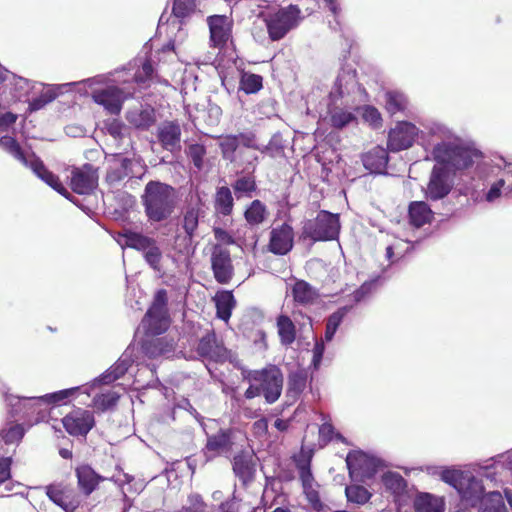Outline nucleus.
<instances>
[{"label": "nucleus", "instance_id": "f257e3e1", "mask_svg": "<svg viewBox=\"0 0 512 512\" xmlns=\"http://www.w3.org/2000/svg\"><path fill=\"white\" fill-rule=\"evenodd\" d=\"M424 127L437 140L432 149V157L438 165L433 167L424 190L427 199L436 201L446 197L452 190L454 182L449 169H466L478 161L481 153L441 123L429 122Z\"/></svg>", "mask_w": 512, "mask_h": 512}, {"label": "nucleus", "instance_id": "f03ea898", "mask_svg": "<svg viewBox=\"0 0 512 512\" xmlns=\"http://www.w3.org/2000/svg\"><path fill=\"white\" fill-rule=\"evenodd\" d=\"M128 371V359L125 355H122L120 359L105 373L101 376L95 378L91 383L79 386L72 387L68 389H63L60 391H56L53 393H49L43 396L33 397L31 399L24 400L25 404H59L66 403L68 399L76 397L78 393L87 394L90 396L91 390L100 385V384H109L126 374Z\"/></svg>", "mask_w": 512, "mask_h": 512}, {"label": "nucleus", "instance_id": "7ed1b4c3", "mask_svg": "<svg viewBox=\"0 0 512 512\" xmlns=\"http://www.w3.org/2000/svg\"><path fill=\"white\" fill-rule=\"evenodd\" d=\"M115 82L110 75H97L78 81L77 84L93 89L92 98L94 102L103 106L108 113L117 115L122 109L124 94L114 85Z\"/></svg>", "mask_w": 512, "mask_h": 512}, {"label": "nucleus", "instance_id": "20e7f679", "mask_svg": "<svg viewBox=\"0 0 512 512\" xmlns=\"http://www.w3.org/2000/svg\"><path fill=\"white\" fill-rule=\"evenodd\" d=\"M173 192L171 186L161 182L151 181L146 185L143 201L149 219L158 222L172 213Z\"/></svg>", "mask_w": 512, "mask_h": 512}, {"label": "nucleus", "instance_id": "39448f33", "mask_svg": "<svg viewBox=\"0 0 512 512\" xmlns=\"http://www.w3.org/2000/svg\"><path fill=\"white\" fill-rule=\"evenodd\" d=\"M339 232V216L323 210L317 214L316 218L304 222L302 237L313 242L329 241L336 239Z\"/></svg>", "mask_w": 512, "mask_h": 512}, {"label": "nucleus", "instance_id": "423d86ee", "mask_svg": "<svg viewBox=\"0 0 512 512\" xmlns=\"http://www.w3.org/2000/svg\"><path fill=\"white\" fill-rule=\"evenodd\" d=\"M168 297L164 289L155 293L153 302L142 319L141 327L149 335H160L170 326Z\"/></svg>", "mask_w": 512, "mask_h": 512}, {"label": "nucleus", "instance_id": "0eeeda50", "mask_svg": "<svg viewBox=\"0 0 512 512\" xmlns=\"http://www.w3.org/2000/svg\"><path fill=\"white\" fill-rule=\"evenodd\" d=\"M204 217L205 211L202 205L199 203L195 205H189L183 210L180 226L183 229L185 235H178L175 238V249H177L179 253H189L193 238L197 235L198 228Z\"/></svg>", "mask_w": 512, "mask_h": 512}, {"label": "nucleus", "instance_id": "6e6552de", "mask_svg": "<svg viewBox=\"0 0 512 512\" xmlns=\"http://www.w3.org/2000/svg\"><path fill=\"white\" fill-rule=\"evenodd\" d=\"M246 378L250 382L260 383L261 391L267 403L276 402L283 388V374L275 365H268L261 370L250 371Z\"/></svg>", "mask_w": 512, "mask_h": 512}, {"label": "nucleus", "instance_id": "1a4fd4ad", "mask_svg": "<svg viewBox=\"0 0 512 512\" xmlns=\"http://www.w3.org/2000/svg\"><path fill=\"white\" fill-rule=\"evenodd\" d=\"M301 19V11L295 5L279 9L265 20L269 37L273 41L282 39L291 29L299 25Z\"/></svg>", "mask_w": 512, "mask_h": 512}, {"label": "nucleus", "instance_id": "9d476101", "mask_svg": "<svg viewBox=\"0 0 512 512\" xmlns=\"http://www.w3.org/2000/svg\"><path fill=\"white\" fill-rule=\"evenodd\" d=\"M158 51H153V43L146 42L136 58L138 69L134 74V81L141 87H148L155 73V65L158 58Z\"/></svg>", "mask_w": 512, "mask_h": 512}, {"label": "nucleus", "instance_id": "9b49d317", "mask_svg": "<svg viewBox=\"0 0 512 512\" xmlns=\"http://www.w3.org/2000/svg\"><path fill=\"white\" fill-rule=\"evenodd\" d=\"M213 276L219 284H228L234 276V266L227 248L216 244L211 249L210 256Z\"/></svg>", "mask_w": 512, "mask_h": 512}, {"label": "nucleus", "instance_id": "f8f14e48", "mask_svg": "<svg viewBox=\"0 0 512 512\" xmlns=\"http://www.w3.org/2000/svg\"><path fill=\"white\" fill-rule=\"evenodd\" d=\"M420 130L416 125L402 121L392 128L389 132L387 147L392 152H399L410 148Z\"/></svg>", "mask_w": 512, "mask_h": 512}, {"label": "nucleus", "instance_id": "ddd939ff", "mask_svg": "<svg viewBox=\"0 0 512 512\" xmlns=\"http://www.w3.org/2000/svg\"><path fill=\"white\" fill-rule=\"evenodd\" d=\"M130 248L140 251L147 264L154 270H159L162 252L155 239L130 232Z\"/></svg>", "mask_w": 512, "mask_h": 512}, {"label": "nucleus", "instance_id": "4468645a", "mask_svg": "<svg viewBox=\"0 0 512 512\" xmlns=\"http://www.w3.org/2000/svg\"><path fill=\"white\" fill-rule=\"evenodd\" d=\"M70 185L72 190L79 195L92 193L98 185L97 170L91 164L74 168L71 172Z\"/></svg>", "mask_w": 512, "mask_h": 512}, {"label": "nucleus", "instance_id": "2eb2a0df", "mask_svg": "<svg viewBox=\"0 0 512 512\" xmlns=\"http://www.w3.org/2000/svg\"><path fill=\"white\" fill-rule=\"evenodd\" d=\"M62 423L70 435L86 436L95 425V420L91 411L78 408L67 414Z\"/></svg>", "mask_w": 512, "mask_h": 512}, {"label": "nucleus", "instance_id": "dca6fc26", "mask_svg": "<svg viewBox=\"0 0 512 512\" xmlns=\"http://www.w3.org/2000/svg\"><path fill=\"white\" fill-rule=\"evenodd\" d=\"M346 464L351 476L364 480L373 477L377 472L379 461L363 452L355 451L347 455Z\"/></svg>", "mask_w": 512, "mask_h": 512}, {"label": "nucleus", "instance_id": "f3484780", "mask_svg": "<svg viewBox=\"0 0 512 512\" xmlns=\"http://www.w3.org/2000/svg\"><path fill=\"white\" fill-rule=\"evenodd\" d=\"M48 498L65 512H75L80 505L78 494L71 488L59 484L46 486Z\"/></svg>", "mask_w": 512, "mask_h": 512}, {"label": "nucleus", "instance_id": "a211bd4d", "mask_svg": "<svg viewBox=\"0 0 512 512\" xmlns=\"http://www.w3.org/2000/svg\"><path fill=\"white\" fill-rule=\"evenodd\" d=\"M210 41L213 47L222 48L231 37V21L225 15H213L207 19Z\"/></svg>", "mask_w": 512, "mask_h": 512}, {"label": "nucleus", "instance_id": "6ab92c4d", "mask_svg": "<svg viewBox=\"0 0 512 512\" xmlns=\"http://www.w3.org/2000/svg\"><path fill=\"white\" fill-rule=\"evenodd\" d=\"M457 491L461 496L463 504L472 507L476 506L486 495L484 494L485 489L481 481L469 472L465 475Z\"/></svg>", "mask_w": 512, "mask_h": 512}, {"label": "nucleus", "instance_id": "aec40b11", "mask_svg": "<svg viewBox=\"0 0 512 512\" xmlns=\"http://www.w3.org/2000/svg\"><path fill=\"white\" fill-rule=\"evenodd\" d=\"M206 434L208 433L206 432ZM231 434L232 431L230 429H220L216 434L207 435V442L204 448L207 460L213 459L231 449Z\"/></svg>", "mask_w": 512, "mask_h": 512}, {"label": "nucleus", "instance_id": "412c9836", "mask_svg": "<svg viewBox=\"0 0 512 512\" xmlns=\"http://www.w3.org/2000/svg\"><path fill=\"white\" fill-rule=\"evenodd\" d=\"M293 229L287 224L274 228L270 233L269 249L272 253L284 255L293 247Z\"/></svg>", "mask_w": 512, "mask_h": 512}, {"label": "nucleus", "instance_id": "4be33fe9", "mask_svg": "<svg viewBox=\"0 0 512 512\" xmlns=\"http://www.w3.org/2000/svg\"><path fill=\"white\" fill-rule=\"evenodd\" d=\"M197 352L200 356L216 362L224 361L228 357L227 349L217 340L214 333H207L200 339Z\"/></svg>", "mask_w": 512, "mask_h": 512}, {"label": "nucleus", "instance_id": "5701e85b", "mask_svg": "<svg viewBox=\"0 0 512 512\" xmlns=\"http://www.w3.org/2000/svg\"><path fill=\"white\" fill-rule=\"evenodd\" d=\"M512 192L511 164L505 166L504 170H499L497 179L490 183V188L485 195L488 202H494L501 196L509 195Z\"/></svg>", "mask_w": 512, "mask_h": 512}, {"label": "nucleus", "instance_id": "b1692460", "mask_svg": "<svg viewBox=\"0 0 512 512\" xmlns=\"http://www.w3.org/2000/svg\"><path fill=\"white\" fill-rule=\"evenodd\" d=\"M27 167H30L41 180H43L47 185H49L59 194L63 195L67 199H70V193L60 182L59 178L52 172L48 171L43 165L42 161H40L38 158L31 156Z\"/></svg>", "mask_w": 512, "mask_h": 512}, {"label": "nucleus", "instance_id": "393cba45", "mask_svg": "<svg viewBox=\"0 0 512 512\" xmlns=\"http://www.w3.org/2000/svg\"><path fill=\"white\" fill-rule=\"evenodd\" d=\"M71 86H78L77 82H70L58 85H46L43 86V90L41 94L32 99L29 103V108L31 111H37L42 109L45 105L55 100L58 95L62 94L65 89Z\"/></svg>", "mask_w": 512, "mask_h": 512}, {"label": "nucleus", "instance_id": "a878e982", "mask_svg": "<svg viewBox=\"0 0 512 512\" xmlns=\"http://www.w3.org/2000/svg\"><path fill=\"white\" fill-rule=\"evenodd\" d=\"M180 136L181 130L178 124L168 122L159 127V141L162 146L169 151H173L179 146Z\"/></svg>", "mask_w": 512, "mask_h": 512}, {"label": "nucleus", "instance_id": "bb28decb", "mask_svg": "<svg viewBox=\"0 0 512 512\" xmlns=\"http://www.w3.org/2000/svg\"><path fill=\"white\" fill-rule=\"evenodd\" d=\"M362 161L366 169L380 173L387 166L388 154L384 148L377 146L364 154Z\"/></svg>", "mask_w": 512, "mask_h": 512}, {"label": "nucleus", "instance_id": "cd10ccee", "mask_svg": "<svg viewBox=\"0 0 512 512\" xmlns=\"http://www.w3.org/2000/svg\"><path fill=\"white\" fill-rule=\"evenodd\" d=\"M78 484L85 495H90L103 478L90 466L82 465L76 469Z\"/></svg>", "mask_w": 512, "mask_h": 512}, {"label": "nucleus", "instance_id": "c85d7f7f", "mask_svg": "<svg viewBox=\"0 0 512 512\" xmlns=\"http://www.w3.org/2000/svg\"><path fill=\"white\" fill-rule=\"evenodd\" d=\"M128 158L122 153L112 155L111 165L107 172V181L111 186H116L126 175Z\"/></svg>", "mask_w": 512, "mask_h": 512}, {"label": "nucleus", "instance_id": "c756f323", "mask_svg": "<svg viewBox=\"0 0 512 512\" xmlns=\"http://www.w3.org/2000/svg\"><path fill=\"white\" fill-rule=\"evenodd\" d=\"M414 507L416 512H444L445 502L442 497L421 493L416 497Z\"/></svg>", "mask_w": 512, "mask_h": 512}, {"label": "nucleus", "instance_id": "7c9ffc66", "mask_svg": "<svg viewBox=\"0 0 512 512\" xmlns=\"http://www.w3.org/2000/svg\"><path fill=\"white\" fill-rule=\"evenodd\" d=\"M357 84L354 71H343L341 72L335 82V85L330 92L332 99L343 97L346 93H349L355 88Z\"/></svg>", "mask_w": 512, "mask_h": 512}, {"label": "nucleus", "instance_id": "2f4dec72", "mask_svg": "<svg viewBox=\"0 0 512 512\" xmlns=\"http://www.w3.org/2000/svg\"><path fill=\"white\" fill-rule=\"evenodd\" d=\"M433 212L427 203L423 201L412 202L409 206V218L416 227H421L431 221Z\"/></svg>", "mask_w": 512, "mask_h": 512}, {"label": "nucleus", "instance_id": "473e14b6", "mask_svg": "<svg viewBox=\"0 0 512 512\" xmlns=\"http://www.w3.org/2000/svg\"><path fill=\"white\" fill-rule=\"evenodd\" d=\"M217 316L224 320L228 321L231 317L232 310L236 306V300L231 291H221L218 292L214 297Z\"/></svg>", "mask_w": 512, "mask_h": 512}, {"label": "nucleus", "instance_id": "72a5a7b5", "mask_svg": "<svg viewBox=\"0 0 512 512\" xmlns=\"http://www.w3.org/2000/svg\"><path fill=\"white\" fill-rule=\"evenodd\" d=\"M427 472L432 475H439L441 480L453 486L456 490L460 486L467 472L446 467H427Z\"/></svg>", "mask_w": 512, "mask_h": 512}, {"label": "nucleus", "instance_id": "f704fd0d", "mask_svg": "<svg viewBox=\"0 0 512 512\" xmlns=\"http://www.w3.org/2000/svg\"><path fill=\"white\" fill-rule=\"evenodd\" d=\"M3 396L7 405L11 407L14 414H29L35 411H40L43 404H25L24 400L31 399L32 397H20L8 392H3Z\"/></svg>", "mask_w": 512, "mask_h": 512}, {"label": "nucleus", "instance_id": "c9c22d12", "mask_svg": "<svg viewBox=\"0 0 512 512\" xmlns=\"http://www.w3.org/2000/svg\"><path fill=\"white\" fill-rule=\"evenodd\" d=\"M292 295L298 304H312L318 297L317 291L307 282L297 281L292 288Z\"/></svg>", "mask_w": 512, "mask_h": 512}, {"label": "nucleus", "instance_id": "e433bc0d", "mask_svg": "<svg viewBox=\"0 0 512 512\" xmlns=\"http://www.w3.org/2000/svg\"><path fill=\"white\" fill-rule=\"evenodd\" d=\"M120 390L125 391V388L120 387V384H117V385L113 386V388L111 390L107 391L106 393L97 395L93 399V406L96 409L101 410V411H106V410L113 408L117 404V402L121 396Z\"/></svg>", "mask_w": 512, "mask_h": 512}, {"label": "nucleus", "instance_id": "4c0bfd02", "mask_svg": "<svg viewBox=\"0 0 512 512\" xmlns=\"http://www.w3.org/2000/svg\"><path fill=\"white\" fill-rule=\"evenodd\" d=\"M478 504V512H508L502 494L498 491L487 493Z\"/></svg>", "mask_w": 512, "mask_h": 512}, {"label": "nucleus", "instance_id": "58836bf2", "mask_svg": "<svg viewBox=\"0 0 512 512\" xmlns=\"http://www.w3.org/2000/svg\"><path fill=\"white\" fill-rule=\"evenodd\" d=\"M277 329L280 341L283 345H290L296 338V329L292 320L285 315L277 318Z\"/></svg>", "mask_w": 512, "mask_h": 512}, {"label": "nucleus", "instance_id": "ea45409f", "mask_svg": "<svg viewBox=\"0 0 512 512\" xmlns=\"http://www.w3.org/2000/svg\"><path fill=\"white\" fill-rule=\"evenodd\" d=\"M156 120L155 111L150 105H141L139 110H135L130 116V123L137 128H147Z\"/></svg>", "mask_w": 512, "mask_h": 512}, {"label": "nucleus", "instance_id": "a19ab883", "mask_svg": "<svg viewBox=\"0 0 512 512\" xmlns=\"http://www.w3.org/2000/svg\"><path fill=\"white\" fill-rule=\"evenodd\" d=\"M0 147L8 152L11 156H13L16 160L21 162L24 166H28L31 157H27L19 143L15 140V138L11 136H3L0 138Z\"/></svg>", "mask_w": 512, "mask_h": 512}, {"label": "nucleus", "instance_id": "79ce46f5", "mask_svg": "<svg viewBox=\"0 0 512 512\" xmlns=\"http://www.w3.org/2000/svg\"><path fill=\"white\" fill-rule=\"evenodd\" d=\"M307 375L302 370L290 373L288 378L287 394L291 398L298 397L306 387Z\"/></svg>", "mask_w": 512, "mask_h": 512}, {"label": "nucleus", "instance_id": "37998d69", "mask_svg": "<svg viewBox=\"0 0 512 512\" xmlns=\"http://www.w3.org/2000/svg\"><path fill=\"white\" fill-rule=\"evenodd\" d=\"M382 483L385 488L394 495H401L405 492L406 481L396 472H387L382 476Z\"/></svg>", "mask_w": 512, "mask_h": 512}, {"label": "nucleus", "instance_id": "c03bdc74", "mask_svg": "<svg viewBox=\"0 0 512 512\" xmlns=\"http://www.w3.org/2000/svg\"><path fill=\"white\" fill-rule=\"evenodd\" d=\"M216 210L223 214L229 215L233 208V197L228 187H220L216 192L215 197Z\"/></svg>", "mask_w": 512, "mask_h": 512}, {"label": "nucleus", "instance_id": "a18cd8bd", "mask_svg": "<svg viewBox=\"0 0 512 512\" xmlns=\"http://www.w3.org/2000/svg\"><path fill=\"white\" fill-rule=\"evenodd\" d=\"M218 139L223 158L231 162L234 161L235 151L239 146V137L236 135H226L220 136Z\"/></svg>", "mask_w": 512, "mask_h": 512}, {"label": "nucleus", "instance_id": "49530a36", "mask_svg": "<svg viewBox=\"0 0 512 512\" xmlns=\"http://www.w3.org/2000/svg\"><path fill=\"white\" fill-rule=\"evenodd\" d=\"M266 217V207L259 201L254 200L245 211V219L251 225H258L264 221Z\"/></svg>", "mask_w": 512, "mask_h": 512}, {"label": "nucleus", "instance_id": "de8ad7c7", "mask_svg": "<svg viewBox=\"0 0 512 512\" xmlns=\"http://www.w3.org/2000/svg\"><path fill=\"white\" fill-rule=\"evenodd\" d=\"M234 192L237 198L246 196L251 197L252 193L256 190V183L253 176H242L238 178L233 184Z\"/></svg>", "mask_w": 512, "mask_h": 512}, {"label": "nucleus", "instance_id": "09e8293b", "mask_svg": "<svg viewBox=\"0 0 512 512\" xmlns=\"http://www.w3.org/2000/svg\"><path fill=\"white\" fill-rule=\"evenodd\" d=\"M348 308L342 307L339 308L336 312L331 314L327 320L326 324V331H325V337L324 340L326 342H329L333 339L337 328L339 327L340 323L342 322L344 316L347 314Z\"/></svg>", "mask_w": 512, "mask_h": 512}, {"label": "nucleus", "instance_id": "8fccbe9b", "mask_svg": "<svg viewBox=\"0 0 512 512\" xmlns=\"http://www.w3.org/2000/svg\"><path fill=\"white\" fill-rule=\"evenodd\" d=\"M345 494L348 501L363 505L371 498V493L363 486L351 485L345 489Z\"/></svg>", "mask_w": 512, "mask_h": 512}, {"label": "nucleus", "instance_id": "3c124183", "mask_svg": "<svg viewBox=\"0 0 512 512\" xmlns=\"http://www.w3.org/2000/svg\"><path fill=\"white\" fill-rule=\"evenodd\" d=\"M262 88V77L256 74L243 73L240 79V89L246 94L256 93Z\"/></svg>", "mask_w": 512, "mask_h": 512}, {"label": "nucleus", "instance_id": "603ef678", "mask_svg": "<svg viewBox=\"0 0 512 512\" xmlns=\"http://www.w3.org/2000/svg\"><path fill=\"white\" fill-rule=\"evenodd\" d=\"M330 119L333 127L341 129L356 120L352 112L342 109H333L330 111Z\"/></svg>", "mask_w": 512, "mask_h": 512}, {"label": "nucleus", "instance_id": "864d4df0", "mask_svg": "<svg viewBox=\"0 0 512 512\" xmlns=\"http://www.w3.org/2000/svg\"><path fill=\"white\" fill-rule=\"evenodd\" d=\"M385 97L386 109L390 114H395L405 109L406 98L403 94L398 92H387Z\"/></svg>", "mask_w": 512, "mask_h": 512}, {"label": "nucleus", "instance_id": "5fc2aeb1", "mask_svg": "<svg viewBox=\"0 0 512 512\" xmlns=\"http://www.w3.org/2000/svg\"><path fill=\"white\" fill-rule=\"evenodd\" d=\"M24 436V428L20 424L11 425L9 428L4 429L0 435V444H13L19 442Z\"/></svg>", "mask_w": 512, "mask_h": 512}, {"label": "nucleus", "instance_id": "6e6d98bb", "mask_svg": "<svg viewBox=\"0 0 512 512\" xmlns=\"http://www.w3.org/2000/svg\"><path fill=\"white\" fill-rule=\"evenodd\" d=\"M196 9L195 0H174L173 14L177 18H186Z\"/></svg>", "mask_w": 512, "mask_h": 512}, {"label": "nucleus", "instance_id": "4d7b16f0", "mask_svg": "<svg viewBox=\"0 0 512 512\" xmlns=\"http://www.w3.org/2000/svg\"><path fill=\"white\" fill-rule=\"evenodd\" d=\"M233 470L242 480H246L252 475V467L243 457H235Z\"/></svg>", "mask_w": 512, "mask_h": 512}, {"label": "nucleus", "instance_id": "13d9d810", "mask_svg": "<svg viewBox=\"0 0 512 512\" xmlns=\"http://www.w3.org/2000/svg\"><path fill=\"white\" fill-rule=\"evenodd\" d=\"M206 154V149L201 144H191L188 147V156L193 161L194 165L200 169L203 165V158Z\"/></svg>", "mask_w": 512, "mask_h": 512}, {"label": "nucleus", "instance_id": "bf43d9fd", "mask_svg": "<svg viewBox=\"0 0 512 512\" xmlns=\"http://www.w3.org/2000/svg\"><path fill=\"white\" fill-rule=\"evenodd\" d=\"M18 115L0 107V133L9 132L15 125Z\"/></svg>", "mask_w": 512, "mask_h": 512}, {"label": "nucleus", "instance_id": "052dcab7", "mask_svg": "<svg viewBox=\"0 0 512 512\" xmlns=\"http://www.w3.org/2000/svg\"><path fill=\"white\" fill-rule=\"evenodd\" d=\"M107 131L109 135L113 138L115 142H119L124 137V129L125 125L118 121L117 119H113L106 124Z\"/></svg>", "mask_w": 512, "mask_h": 512}, {"label": "nucleus", "instance_id": "680f3d73", "mask_svg": "<svg viewBox=\"0 0 512 512\" xmlns=\"http://www.w3.org/2000/svg\"><path fill=\"white\" fill-rule=\"evenodd\" d=\"M188 503L179 512H204L205 510V504L199 495L189 496Z\"/></svg>", "mask_w": 512, "mask_h": 512}, {"label": "nucleus", "instance_id": "e2e57ef3", "mask_svg": "<svg viewBox=\"0 0 512 512\" xmlns=\"http://www.w3.org/2000/svg\"><path fill=\"white\" fill-rule=\"evenodd\" d=\"M363 119L373 126H379L381 123V116L378 110L372 106L363 107Z\"/></svg>", "mask_w": 512, "mask_h": 512}, {"label": "nucleus", "instance_id": "0e129e2a", "mask_svg": "<svg viewBox=\"0 0 512 512\" xmlns=\"http://www.w3.org/2000/svg\"><path fill=\"white\" fill-rule=\"evenodd\" d=\"M9 81L15 86V89L19 91V97L26 94L30 89V81L28 79L12 74L10 75Z\"/></svg>", "mask_w": 512, "mask_h": 512}, {"label": "nucleus", "instance_id": "69168bd1", "mask_svg": "<svg viewBox=\"0 0 512 512\" xmlns=\"http://www.w3.org/2000/svg\"><path fill=\"white\" fill-rule=\"evenodd\" d=\"M11 457L0 456V484L4 483L11 477Z\"/></svg>", "mask_w": 512, "mask_h": 512}, {"label": "nucleus", "instance_id": "338daca9", "mask_svg": "<svg viewBox=\"0 0 512 512\" xmlns=\"http://www.w3.org/2000/svg\"><path fill=\"white\" fill-rule=\"evenodd\" d=\"M237 136L239 137V144H242L245 147L254 148L261 151H265L267 149V147L261 149L258 145H256L255 136L252 133H240Z\"/></svg>", "mask_w": 512, "mask_h": 512}, {"label": "nucleus", "instance_id": "774afa93", "mask_svg": "<svg viewBox=\"0 0 512 512\" xmlns=\"http://www.w3.org/2000/svg\"><path fill=\"white\" fill-rule=\"evenodd\" d=\"M375 286V281L365 282L358 290L354 292V299L356 302H359L368 295L372 288Z\"/></svg>", "mask_w": 512, "mask_h": 512}]
</instances>
